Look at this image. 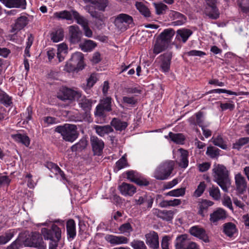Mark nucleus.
<instances>
[{
	"instance_id": "nucleus-1",
	"label": "nucleus",
	"mask_w": 249,
	"mask_h": 249,
	"mask_svg": "<svg viewBox=\"0 0 249 249\" xmlns=\"http://www.w3.org/2000/svg\"><path fill=\"white\" fill-rule=\"evenodd\" d=\"M213 181L221 187L225 192H228L231 182L229 178V172L226 167L222 164H214L212 170Z\"/></svg>"
},
{
	"instance_id": "nucleus-2",
	"label": "nucleus",
	"mask_w": 249,
	"mask_h": 249,
	"mask_svg": "<svg viewBox=\"0 0 249 249\" xmlns=\"http://www.w3.org/2000/svg\"><path fill=\"white\" fill-rule=\"evenodd\" d=\"M55 131L60 134L64 141L71 142L77 139L79 135L76 125L72 124H65L57 126Z\"/></svg>"
},
{
	"instance_id": "nucleus-3",
	"label": "nucleus",
	"mask_w": 249,
	"mask_h": 249,
	"mask_svg": "<svg viewBox=\"0 0 249 249\" xmlns=\"http://www.w3.org/2000/svg\"><path fill=\"white\" fill-rule=\"evenodd\" d=\"M174 165L173 160H167L161 163L155 170L153 177L160 180L168 179L174 170Z\"/></svg>"
},
{
	"instance_id": "nucleus-4",
	"label": "nucleus",
	"mask_w": 249,
	"mask_h": 249,
	"mask_svg": "<svg viewBox=\"0 0 249 249\" xmlns=\"http://www.w3.org/2000/svg\"><path fill=\"white\" fill-rule=\"evenodd\" d=\"M85 2H89V4L85 6V10L90 16H96L100 12H103L107 7L108 1L107 0H84Z\"/></svg>"
},
{
	"instance_id": "nucleus-5",
	"label": "nucleus",
	"mask_w": 249,
	"mask_h": 249,
	"mask_svg": "<svg viewBox=\"0 0 249 249\" xmlns=\"http://www.w3.org/2000/svg\"><path fill=\"white\" fill-rule=\"evenodd\" d=\"M41 232L45 240H50L51 242H58L61 238V230L55 224H53L50 229L42 228Z\"/></svg>"
},
{
	"instance_id": "nucleus-6",
	"label": "nucleus",
	"mask_w": 249,
	"mask_h": 249,
	"mask_svg": "<svg viewBox=\"0 0 249 249\" xmlns=\"http://www.w3.org/2000/svg\"><path fill=\"white\" fill-rule=\"evenodd\" d=\"M112 98L110 97H106L101 100L100 103L96 106L94 114L96 116L103 117L105 111L109 112L111 108Z\"/></svg>"
},
{
	"instance_id": "nucleus-7",
	"label": "nucleus",
	"mask_w": 249,
	"mask_h": 249,
	"mask_svg": "<svg viewBox=\"0 0 249 249\" xmlns=\"http://www.w3.org/2000/svg\"><path fill=\"white\" fill-rule=\"evenodd\" d=\"M57 97L62 101H74L81 97V92L69 88H63L57 93Z\"/></svg>"
},
{
	"instance_id": "nucleus-8",
	"label": "nucleus",
	"mask_w": 249,
	"mask_h": 249,
	"mask_svg": "<svg viewBox=\"0 0 249 249\" xmlns=\"http://www.w3.org/2000/svg\"><path fill=\"white\" fill-rule=\"evenodd\" d=\"M56 17L58 18L65 19L68 21H70V22H68V24L71 23V21H72L73 18V17ZM73 18L76 20V22L83 27L85 35L88 37H91L92 36V32L88 26V20L85 18H84V17H73Z\"/></svg>"
},
{
	"instance_id": "nucleus-9",
	"label": "nucleus",
	"mask_w": 249,
	"mask_h": 249,
	"mask_svg": "<svg viewBox=\"0 0 249 249\" xmlns=\"http://www.w3.org/2000/svg\"><path fill=\"white\" fill-rule=\"evenodd\" d=\"M27 239L25 241V244L28 246L38 248L39 249H46V245L43 241L42 235L38 232H32L30 238V241L27 243Z\"/></svg>"
},
{
	"instance_id": "nucleus-10",
	"label": "nucleus",
	"mask_w": 249,
	"mask_h": 249,
	"mask_svg": "<svg viewBox=\"0 0 249 249\" xmlns=\"http://www.w3.org/2000/svg\"><path fill=\"white\" fill-rule=\"evenodd\" d=\"M153 201L154 199L152 196L146 193L135 199V204L137 205L142 206V210L144 211L150 209L152 207Z\"/></svg>"
},
{
	"instance_id": "nucleus-11",
	"label": "nucleus",
	"mask_w": 249,
	"mask_h": 249,
	"mask_svg": "<svg viewBox=\"0 0 249 249\" xmlns=\"http://www.w3.org/2000/svg\"><path fill=\"white\" fill-rule=\"evenodd\" d=\"M114 23L118 29L122 31L126 30L130 25L132 26L134 24L132 17H116Z\"/></svg>"
},
{
	"instance_id": "nucleus-12",
	"label": "nucleus",
	"mask_w": 249,
	"mask_h": 249,
	"mask_svg": "<svg viewBox=\"0 0 249 249\" xmlns=\"http://www.w3.org/2000/svg\"><path fill=\"white\" fill-rule=\"evenodd\" d=\"M90 141L94 155H101L105 145L104 142L95 136L90 137Z\"/></svg>"
},
{
	"instance_id": "nucleus-13",
	"label": "nucleus",
	"mask_w": 249,
	"mask_h": 249,
	"mask_svg": "<svg viewBox=\"0 0 249 249\" xmlns=\"http://www.w3.org/2000/svg\"><path fill=\"white\" fill-rule=\"evenodd\" d=\"M160 69L163 72H168L170 71L172 53L167 52L160 56Z\"/></svg>"
},
{
	"instance_id": "nucleus-14",
	"label": "nucleus",
	"mask_w": 249,
	"mask_h": 249,
	"mask_svg": "<svg viewBox=\"0 0 249 249\" xmlns=\"http://www.w3.org/2000/svg\"><path fill=\"white\" fill-rule=\"evenodd\" d=\"M79 107L84 112L85 116L88 117L90 112L92 108L93 101L91 99H88L85 96H82L77 100Z\"/></svg>"
},
{
	"instance_id": "nucleus-15",
	"label": "nucleus",
	"mask_w": 249,
	"mask_h": 249,
	"mask_svg": "<svg viewBox=\"0 0 249 249\" xmlns=\"http://www.w3.org/2000/svg\"><path fill=\"white\" fill-rule=\"evenodd\" d=\"M234 179L236 191L239 194H244L247 189V181L246 178L241 173H238L235 175Z\"/></svg>"
},
{
	"instance_id": "nucleus-16",
	"label": "nucleus",
	"mask_w": 249,
	"mask_h": 249,
	"mask_svg": "<svg viewBox=\"0 0 249 249\" xmlns=\"http://www.w3.org/2000/svg\"><path fill=\"white\" fill-rule=\"evenodd\" d=\"M146 244L152 249H158L159 248V236L155 231H151L145 235Z\"/></svg>"
},
{
	"instance_id": "nucleus-17",
	"label": "nucleus",
	"mask_w": 249,
	"mask_h": 249,
	"mask_svg": "<svg viewBox=\"0 0 249 249\" xmlns=\"http://www.w3.org/2000/svg\"><path fill=\"white\" fill-rule=\"evenodd\" d=\"M189 231L191 235L198 238L204 242H209V237L204 229L198 226H194L190 229Z\"/></svg>"
},
{
	"instance_id": "nucleus-18",
	"label": "nucleus",
	"mask_w": 249,
	"mask_h": 249,
	"mask_svg": "<svg viewBox=\"0 0 249 249\" xmlns=\"http://www.w3.org/2000/svg\"><path fill=\"white\" fill-rule=\"evenodd\" d=\"M106 240L113 245L126 244L128 243L129 239L125 236H116L112 234H107L105 236Z\"/></svg>"
},
{
	"instance_id": "nucleus-19",
	"label": "nucleus",
	"mask_w": 249,
	"mask_h": 249,
	"mask_svg": "<svg viewBox=\"0 0 249 249\" xmlns=\"http://www.w3.org/2000/svg\"><path fill=\"white\" fill-rule=\"evenodd\" d=\"M69 34L71 42L75 44L80 41L82 33L77 26L72 25L69 27Z\"/></svg>"
},
{
	"instance_id": "nucleus-20",
	"label": "nucleus",
	"mask_w": 249,
	"mask_h": 249,
	"mask_svg": "<svg viewBox=\"0 0 249 249\" xmlns=\"http://www.w3.org/2000/svg\"><path fill=\"white\" fill-rule=\"evenodd\" d=\"M28 23L27 17H19L15 24L11 25L10 33L16 34L17 33L25 27Z\"/></svg>"
},
{
	"instance_id": "nucleus-21",
	"label": "nucleus",
	"mask_w": 249,
	"mask_h": 249,
	"mask_svg": "<svg viewBox=\"0 0 249 249\" xmlns=\"http://www.w3.org/2000/svg\"><path fill=\"white\" fill-rule=\"evenodd\" d=\"M227 216V213L225 210L222 208H218L210 214V220L212 223L216 225L218 221L224 220Z\"/></svg>"
},
{
	"instance_id": "nucleus-22",
	"label": "nucleus",
	"mask_w": 249,
	"mask_h": 249,
	"mask_svg": "<svg viewBox=\"0 0 249 249\" xmlns=\"http://www.w3.org/2000/svg\"><path fill=\"white\" fill-rule=\"evenodd\" d=\"M119 190L124 196H132L136 192V188L134 185L125 182L119 186Z\"/></svg>"
},
{
	"instance_id": "nucleus-23",
	"label": "nucleus",
	"mask_w": 249,
	"mask_h": 249,
	"mask_svg": "<svg viewBox=\"0 0 249 249\" xmlns=\"http://www.w3.org/2000/svg\"><path fill=\"white\" fill-rule=\"evenodd\" d=\"M154 213L163 220L169 221L173 219L175 212L172 210L155 209Z\"/></svg>"
},
{
	"instance_id": "nucleus-24",
	"label": "nucleus",
	"mask_w": 249,
	"mask_h": 249,
	"mask_svg": "<svg viewBox=\"0 0 249 249\" xmlns=\"http://www.w3.org/2000/svg\"><path fill=\"white\" fill-rule=\"evenodd\" d=\"M66 231L68 240H73L76 236V224L74 220L70 219L66 222Z\"/></svg>"
},
{
	"instance_id": "nucleus-25",
	"label": "nucleus",
	"mask_w": 249,
	"mask_h": 249,
	"mask_svg": "<svg viewBox=\"0 0 249 249\" xmlns=\"http://www.w3.org/2000/svg\"><path fill=\"white\" fill-rule=\"evenodd\" d=\"M192 34V31L189 29H179L177 31L175 40L185 43Z\"/></svg>"
},
{
	"instance_id": "nucleus-26",
	"label": "nucleus",
	"mask_w": 249,
	"mask_h": 249,
	"mask_svg": "<svg viewBox=\"0 0 249 249\" xmlns=\"http://www.w3.org/2000/svg\"><path fill=\"white\" fill-rule=\"evenodd\" d=\"M213 202L212 201L207 199H202L201 201L198 202V214L202 217H204L205 214L207 213L209 207L213 205Z\"/></svg>"
},
{
	"instance_id": "nucleus-27",
	"label": "nucleus",
	"mask_w": 249,
	"mask_h": 249,
	"mask_svg": "<svg viewBox=\"0 0 249 249\" xmlns=\"http://www.w3.org/2000/svg\"><path fill=\"white\" fill-rule=\"evenodd\" d=\"M83 60V54L80 52H76L72 54L70 61L76 65L77 69L80 70L84 68Z\"/></svg>"
},
{
	"instance_id": "nucleus-28",
	"label": "nucleus",
	"mask_w": 249,
	"mask_h": 249,
	"mask_svg": "<svg viewBox=\"0 0 249 249\" xmlns=\"http://www.w3.org/2000/svg\"><path fill=\"white\" fill-rule=\"evenodd\" d=\"M175 34V32L174 29H166L160 34L158 38L169 45Z\"/></svg>"
},
{
	"instance_id": "nucleus-29",
	"label": "nucleus",
	"mask_w": 249,
	"mask_h": 249,
	"mask_svg": "<svg viewBox=\"0 0 249 249\" xmlns=\"http://www.w3.org/2000/svg\"><path fill=\"white\" fill-rule=\"evenodd\" d=\"M190 241L187 239L186 234H181L178 236L176 240V249H185Z\"/></svg>"
},
{
	"instance_id": "nucleus-30",
	"label": "nucleus",
	"mask_w": 249,
	"mask_h": 249,
	"mask_svg": "<svg viewBox=\"0 0 249 249\" xmlns=\"http://www.w3.org/2000/svg\"><path fill=\"white\" fill-rule=\"evenodd\" d=\"M169 44L157 38L153 47V53L158 54L165 50L169 46Z\"/></svg>"
},
{
	"instance_id": "nucleus-31",
	"label": "nucleus",
	"mask_w": 249,
	"mask_h": 249,
	"mask_svg": "<svg viewBox=\"0 0 249 249\" xmlns=\"http://www.w3.org/2000/svg\"><path fill=\"white\" fill-rule=\"evenodd\" d=\"M205 1L208 4L207 11L209 12L208 16H219L220 13L216 6L217 0H205Z\"/></svg>"
},
{
	"instance_id": "nucleus-32",
	"label": "nucleus",
	"mask_w": 249,
	"mask_h": 249,
	"mask_svg": "<svg viewBox=\"0 0 249 249\" xmlns=\"http://www.w3.org/2000/svg\"><path fill=\"white\" fill-rule=\"evenodd\" d=\"M11 137L16 142L21 143L26 147H28L30 144V140L25 134L18 133L13 134Z\"/></svg>"
},
{
	"instance_id": "nucleus-33",
	"label": "nucleus",
	"mask_w": 249,
	"mask_h": 249,
	"mask_svg": "<svg viewBox=\"0 0 249 249\" xmlns=\"http://www.w3.org/2000/svg\"><path fill=\"white\" fill-rule=\"evenodd\" d=\"M168 137L172 142L178 144H184L185 140L184 135L182 133H174L170 132ZM165 138H167L168 136H166Z\"/></svg>"
},
{
	"instance_id": "nucleus-34",
	"label": "nucleus",
	"mask_w": 249,
	"mask_h": 249,
	"mask_svg": "<svg viewBox=\"0 0 249 249\" xmlns=\"http://www.w3.org/2000/svg\"><path fill=\"white\" fill-rule=\"evenodd\" d=\"M96 45L94 41L86 39L83 42L80 43L79 47L83 51L88 52L91 51Z\"/></svg>"
},
{
	"instance_id": "nucleus-35",
	"label": "nucleus",
	"mask_w": 249,
	"mask_h": 249,
	"mask_svg": "<svg viewBox=\"0 0 249 249\" xmlns=\"http://www.w3.org/2000/svg\"><path fill=\"white\" fill-rule=\"evenodd\" d=\"M94 129L97 134L101 137H103L105 135L113 131V129L109 125L104 126L95 125Z\"/></svg>"
},
{
	"instance_id": "nucleus-36",
	"label": "nucleus",
	"mask_w": 249,
	"mask_h": 249,
	"mask_svg": "<svg viewBox=\"0 0 249 249\" xmlns=\"http://www.w3.org/2000/svg\"><path fill=\"white\" fill-rule=\"evenodd\" d=\"M178 151L180 154V161L179 163V166L183 168H186L188 165V152L187 150L182 148H179Z\"/></svg>"
},
{
	"instance_id": "nucleus-37",
	"label": "nucleus",
	"mask_w": 249,
	"mask_h": 249,
	"mask_svg": "<svg viewBox=\"0 0 249 249\" xmlns=\"http://www.w3.org/2000/svg\"><path fill=\"white\" fill-rule=\"evenodd\" d=\"M26 4L25 0H8L6 6L8 8L25 9Z\"/></svg>"
},
{
	"instance_id": "nucleus-38",
	"label": "nucleus",
	"mask_w": 249,
	"mask_h": 249,
	"mask_svg": "<svg viewBox=\"0 0 249 249\" xmlns=\"http://www.w3.org/2000/svg\"><path fill=\"white\" fill-rule=\"evenodd\" d=\"M111 124L116 130L118 131L124 130L128 125V124L126 122L122 121L116 118L112 120Z\"/></svg>"
},
{
	"instance_id": "nucleus-39",
	"label": "nucleus",
	"mask_w": 249,
	"mask_h": 249,
	"mask_svg": "<svg viewBox=\"0 0 249 249\" xmlns=\"http://www.w3.org/2000/svg\"><path fill=\"white\" fill-rule=\"evenodd\" d=\"M88 142L86 138H83L78 142L71 147V150L72 152L81 151L86 148Z\"/></svg>"
},
{
	"instance_id": "nucleus-40",
	"label": "nucleus",
	"mask_w": 249,
	"mask_h": 249,
	"mask_svg": "<svg viewBox=\"0 0 249 249\" xmlns=\"http://www.w3.org/2000/svg\"><path fill=\"white\" fill-rule=\"evenodd\" d=\"M236 231V226L232 223L228 222L223 225V232L228 236L231 237Z\"/></svg>"
},
{
	"instance_id": "nucleus-41",
	"label": "nucleus",
	"mask_w": 249,
	"mask_h": 249,
	"mask_svg": "<svg viewBox=\"0 0 249 249\" xmlns=\"http://www.w3.org/2000/svg\"><path fill=\"white\" fill-rule=\"evenodd\" d=\"M51 39L53 42H58L62 41L64 36V31L59 29L51 34Z\"/></svg>"
},
{
	"instance_id": "nucleus-42",
	"label": "nucleus",
	"mask_w": 249,
	"mask_h": 249,
	"mask_svg": "<svg viewBox=\"0 0 249 249\" xmlns=\"http://www.w3.org/2000/svg\"><path fill=\"white\" fill-rule=\"evenodd\" d=\"M14 235V231L10 230L7 231L4 234L0 235V245L6 244L13 238Z\"/></svg>"
},
{
	"instance_id": "nucleus-43",
	"label": "nucleus",
	"mask_w": 249,
	"mask_h": 249,
	"mask_svg": "<svg viewBox=\"0 0 249 249\" xmlns=\"http://www.w3.org/2000/svg\"><path fill=\"white\" fill-rule=\"evenodd\" d=\"M135 6L142 16H149L150 15L149 8L142 2L137 1L135 3Z\"/></svg>"
},
{
	"instance_id": "nucleus-44",
	"label": "nucleus",
	"mask_w": 249,
	"mask_h": 249,
	"mask_svg": "<svg viewBox=\"0 0 249 249\" xmlns=\"http://www.w3.org/2000/svg\"><path fill=\"white\" fill-rule=\"evenodd\" d=\"M220 151L218 148L210 146L207 147L206 154L212 159H215L219 157Z\"/></svg>"
},
{
	"instance_id": "nucleus-45",
	"label": "nucleus",
	"mask_w": 249,
	"mask_h": 249,
	"mask_svg": "<svg viewBox=\"0 0 249 249\" xmlns=\"http://www.w3.org/2000/svg\"><path fill=\"white\" fill-rule=\"evenodd\" d=\"M210 196L215 200H219L221 198L220 190L218 187L213 185L209 188Z\"/></svg>"
},
{
	"instance_id": "nucleus-46",
	"label": "nucleus",
	"mask_w": 249,
	"mask_h": 249,
	"mask_svg": "<svg viewBox=\"0 0 249 249\" xmlns=\"http://www.w3.org/2000/svg\"><path fill=\"white\" fill-rule=\"evenodd\" d=\"M213 142L214 145L219 146L223 149H226L227 148L226 142L224 140L221 136L218 135L215 138L213 137Z\"/></svg>"
},
{
	"instance_id": "nucleus-47",
	"label": "nucleus",
	"mask_w": 249,
	"mask_h": 249,
	"mask_svg": "<svg viewBox=\"0 0 249 249\" xmlns=\"http://www.w3.org/2000/svg\"><path fill=\"white\" fill-rule=\"evenodd\" d=\"M119 232L122 234H130L133 229L131 225L129 222L122 224L118 228Z\"/></svg>"
},
{
	"instance_id": "nucleus-48",
	"label": "nucleus",
	"mask_w": 249,
	"mask_h": 249,
	"mask_svg": "<svg viewBox=\"0 0 249 249\" xmlns=\"http://www.w3.org/2000/svg\"><path fill=\"white\" fill-rule=\"evenodd\" d=\"M249 142V137L241 138L233 144V148L239 150L243 146Z\"/></svg>"
},
{
	"instance_id": "nucleus-49",
	"label": "nucleus",
	"mask_w": 249,
	"mask_h": 249,
	"mask_svg": "<svg viewBox=\"0 0 249 249\" xmlns=\"http://www.w3.org/2000/svg\"><path fill=\"white\" fill-rule=\"evenodd\" d=\"M130 245L133 249H147L144 242L138 239L133 240Z\"/></svg>"
},
{
	"instance_id": "nucleus-50",
	"label": "nucleus",
	"mask_w": 249,
	"mask_h": 249,
	"mask_svg": "<svg viewBox=\"0 0 249 249\" xmlns=\"http://www.w3.org/2000/svg\"><path fill=\"white\" fill-rule=\"evenodd\" d=\"M153 5L158 15L164 14L165 11L168 8L167 6L162 2L153 3Z\"/></svg>"
},
{
	"instance_id": "nucleus-51",
	"label": "nucleus",
	"mask_w": 249,
	"mask_h": 249,
	"mask_svg": "<svg viewBox=\"0 0 249 249\" xmlns=\"http://www.w3.org/2000/svg\"><path fill=\"white\" fill-rule=\"evenodd\" d=\"M185 193V189L184 188H180L177 189L173 190L166 194L167 196L178 197L183 196Z\"/></svg>"
},
{
	"instance_id": "nucleus-52",
	"label": "nucleus",
	"mask_w": 249,
	"mask_h": 249,
	"mask_svg": "<svg viewBox=\"0 0 249 249\" xmlns=\"http://www.w3.org/2000/svg\"><path fill=\"white\" fill-rule=\"evenodd\" d=\"M237 4L244 12H249V0H238Z\"/></svg>"
},
{
	"instance_id": "nucleus-53",
	"label": "nucleus",
	"mask_w": 249,
	"mask_h": 249,
	"mask_svg": "<svg viewBox=\"0 0 249 249\" xmlns=\"http://www.w3.org/2000/svg\"><path fill=\"white\" fill-rule=\"evenodd\" d=\"M206 188V184L204 181L201 182L198 185L197 189L194 193V196L198 197L203 193Z\"/></svg>"
},
{
	"instance_id": "nucleus-54",
	"label": "nucleus",
	"mask_w": 249,
	"mask_h": 249,
	"mask_svg": "<svg viewBox=\"0 0 249 249\" xmlns=\"http://www.w3.org/2000/svg\"><path fill=\"white\" fill-rule=\"evenodd\" d=\"M227 93L229 95H238V94L235 92L232 91L231 90H227L225 89H214L210 90L208 93Z\"/></svg>"
},
{
	"instance_id": "nucleus-55",
	"label": "nucleus",
	"mask_w": 249,
	"mask_h": 249,
	"mask_svg": "<svg viewBox=\"0 0 249 249\" xmlns=\"http://www.w3.org/2000/svg\"><path fill=\"white\" fill-rule=\"evenodd\" d=\"M127 166V162L125 156H123L119 160L116 162V167L118 170H120Z\"/></svg>"
},
{
	"instance_id": "nucleus-56",
	"label": "nucleus",
	"mask_w": 249,
	"mask_h": 249,
	"mask_svg": "<svg viewBox=\"0 0 249 249\" xmlns=\"http://www.w3.org/2000/svg\"><path fill=\"white\" fill-rule=\"evenodd\" d=\"M175 20L171 22L170 25L172 26H180L184 24L187 21L186 17H177V18L174 19Z\"/></svg>"
},
{
	"instance_id": "nucleus-57",
	"label": "nucleus",
	"mask_w": 249,
	"mask_h": 249,
	"mask_svg": "<svg viewBox=\"0 0 249 249\" xmlns=\"http://www.w3.org/2000/svg\"><path fill=\"white\" fill-rule=\"evenodd\" d=\"M133 182L140 186H146L149 184V182L147 179L142 177H138L135 180H133Z\"/></svg>"
},
{
	"instance_id": "nucleus-58",
	"label": "nucleus",
	"mask_w": 249,
	"mask_h": 249,
	"mask_svg": "<svg viewBox=\"0 0 249 249\" xmlns=\"http://www.w3.org/2000/svg\"><path fill=\"white\" fill-rule=\"evenodd\" d=\"M53 16H78V14L76 11L71 10V11H63L59 13L56 12Z\"/></svg>"
},
{
	"instance_id": "nucleus-59",
	"label": "nucleus",
	"mask_w": 249,
	"mask_h": 249,
	"mask_svg": "<svg viewBox=\"0 0 249 249\" xmlns=\"http://www.w3.org/2000/svg\"><path fill=\"white\" fill-rule=\"evenodd\" d=\"M185 54L188 56H198L200 57H202L206 55L205 53L197 50H191L185 53Z\"/></svg>"
},
{
	"instance_id": "nucleus-60",
	"label": "nucleus",
	"mask_w": 249,
	"mask_h": 249,
	"mask_svg": "<svg viewBox=\"0 0 249 249\" xmlns=\"http://www.w3.org/2000/svg\"><path fill=\"white\" fill-rule=\"evenodd\" d=\"M97 81V78L94 74L90 75V77L87 79V87L88 88L90 89L93 87Z\"/></svg>"
},
{
	"instance_id": "nucleus-61",
	"label": "nucleus",
	"mask_w": 249,
	"mask_h": 249,
	"mask_svg": "<svg viewBox=\"0 0 249 249\" xmlns=\"http://www.w3.org/2000/svg\"><path fill=\"white\" fill-rule=\"evenodd\" d=\"M0 102L6 106H10L12 103L11 98L5 92H3Z\"/></svg>"
},
{
	"instance_id": "nucleus-62",
	"label": "nucleus",
	"mask_w": 249,
	"mask_h": 249,
	"mask_svg": "<svg viewBox=\"0 0 249 249\" xmlns=\"http://www.w3.org/2000/svg\"><path fill=\"white\" fill-rule=\"evenodd\" d=\"M124 103L129 105H135L137 101L134 97L124 96L123 98Z\"/></svg>"
},
{
	"instance_id": "nucleus-63",
	"label": "nucleus",
	"mask_w": 249,
	"mask_h": 249,
	"mask_svg": "<svg viewBox=\"0 0 249 249\" xmlns=\"http://www.w3.org/2000/svg\"><path fill=\"white\" fill-rule=\"evenodd\" d=\"M170 239H171V238L169 236L165 235L163 237V238L162 239L161 243V246L162 249L169 248V242Z\"/></svg>"
},
{
	"instance_id": "nucleus-64",
	"label": "nucleus",
	"mask_w": 249,
	"mask_h": 249,
	"mask_svg": "<svg viewBox=\"0 0 249 249\" xmlns=\"http://www.w3.org/2000/svg\"><path fill=\"white\" fill-rule=\"evenodd\" d=\"M196 123L200 127L203 126V113L201 111H199L196 114Z\"/></svg>"
}]
</instances>
